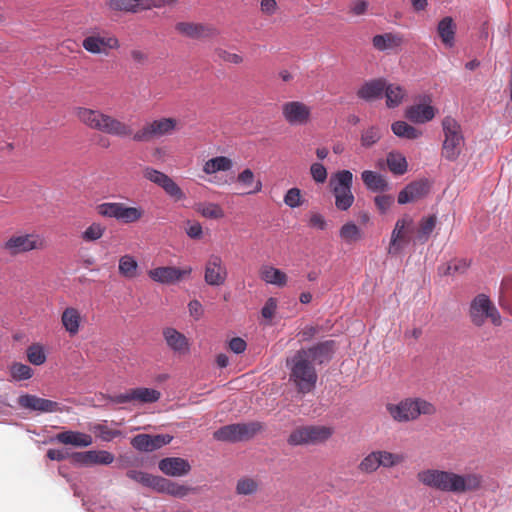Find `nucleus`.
<instances>
[{
	"instance_id": "1",
	"label": "nucleus",
	"mask_w": 512,
	"mask_h": 512,
	"mask_svg": "<svg viewBox=\"0 0 512 512\" xmlns=\"http://www.w3.org/2000/svg\"><path fill=\"white\" fill-rule=\"evenodd\" d=\"M75 114L78 120L90 129L121 139L129 138L135 142H149L155 138L171 135L178 126L177 119L164 117L146 122L140 129L134 131L129 123L101 110L78 107Z\"/></svg>"
},
{
	"instance_id": "2",
	"label": "nucleus",
	"mask_w": 512,
	"mask_h": 512,
	"mask_svg": "<svg viewBox=\"0 0 512 512\" xmlns=\"http://www.w3.org/2000/svg\"><path fill=\"white\" fill-rule=\"evenodd\" d=\"M417 480L431 489L454 494L477 491L483 482L482 476L478 473L458 474L450 470L436 468L419 471Z\"/></svg>"
},
{
	"instance_id": "3",
	"label": "nucleus",
	"mask_w": 512,
	"mask_h": 512,
	"mask_svg": "<svg viewBox=\"0 0 512 512\" xmlns=\"http://www.w3.org/2000/svg\"><path fill=\"white\" fill-rule=\"evenodd\" d=\"M287 366L290 367V381L294 383L298 392L305 394L315 388L317 372L304 349L298 350L291 359L287 360Z\"/></svg>"
},
{
	"instance_id": "4",
	"label": "nucleus",
	"mask_w": 512,
	"mask_h": 512,
	"mask_svg": "<svg viewBox=\"0 0 512 512\" xmlns=\"http://www.w3.org/2000/svg\"><path fill=\"white\" fill-rule=\"evenodd\" d=\"M386 410L398 423L412 422L421 415L431 416L436 413L434 404L423 398H405L398 403H388Z\"/></svg>"
},
{
	"instance_id": "5",
	"label": "nucleus",
	"mask_w": 512,
	"mask_h": 512,
	"mask_svg": "<svg viewBox=\"0 0 512 512\" xmlns=\"http://www.w3.org/2000/svg\"><path fill=\"white\" fill-rule=\"evenodd\" d=\"M82 47L92 55L108 57L120 48V41L113 32L94 28L82 40Z\"/></svg>"
},
{
	"instance_id": "6",
	"label": "nucleus",
	"mask_w": 512,
	"mask_h": 512,
	"mask_svg": "<svg viewBox=\"0 0 512 512\" xmlns=\"http://www.w3.org/2000/svg\"><path fill=\"white\" fill-rule=\"evenodd\" d=\"M97 213L105 218H113L123 224L140 221L145 211L140 206H127L123 202H104L96 206Z\"/></svg>"
},
{
	"instance_id": "7",
	"label": "nucleus",
	"mask_w": 512,
	"mask_h": 512,
	"mask_svg": "<svg viewBox=\"0 0 512 512\" xmlns=\"http://www.w3.org/2000/svg\"><path fill=\"white\" fill-rule=\"evenodd\" d=\"M442 128L444 133L442 156L449 161H455L464 144L461 127L454 118L446 116L442 121Z\"/></svg>"
},
{
	"instance_id": "8",
	"label": "nucleus",
	"mask_w": 512,
	"mask_h": 512,
	"mask_svg": "<svg viewBox=\"0 0 512 512\" xmlns=\"http://www.w3.org/2000/svg\"><path fill=\"white\" fill-rule=\"evenodd\" d=\"M352 183L353 174L349 170L338 171L330 180L335 206L340 211H347L354 203Z\"/></svg>"
},
{
	"instance_id": "9",
	"label": "nucleus",
	"mask_w": 512,
	"mask_h": 512,
	"mask_svg": "<svg viewBox=\"0 0 512 512\" xmlns=\"http://www.w3.org/2000/svg\"><path fill=\"white\" fill-rule=\"evenodd\" d=\"M469 317L473 325L482 327L486 320L489 319L494 326L502 324V317L485 294L477 295L470 303Z\"/></svg>"
},
{
	"instance_id": "10",
	"label": "nucleus",
	"mask_w": 512,
	"mask_h": 512,
	"mask_svg": "<svg viewBox=\"0 0 512 512\" xmlns=\"http://www.w3.org/2000/svg\"><path fill=\"white\" fill-rule=\"evenodd\" d=\"M415 223L413 218L405 214L399 218L391 233L388 253L391 255L399 254L410 243H414Z\"/></svg>"
},
{
	"instance_id": "11",
	"label": "nucleus",
	"mask_w": 512,
	"mask_h": 512,
	"mask_svg": "<svg viewBox=\"0 0 512 512\" xmlns=\"http://www.w3.org/2000/svg\"><path fill=\"white\" fill-rule=\"evenodd\" d=\"M333 433V428L328 426H301L291 432L288 443L293 446L320 444L327 441Z\"/></svg>"
},
{
	"instance_id": "12",
	"label": "nucleus",
	"mask_w": 512,
	"mask_h": 512,
	"mask_svg": "<svg viewBox=\"0 0 512 512\" xmlns=\"http://www.w3.org/2000/svg\"><path fill=\"white\" fill-rule=\"evenodd\" d=\"M263 429L260 422L236 423L223 426L213 433L218 441L238 442L249 440Z\"/></svg>"
},
{
	"instance_id": "13",
	"label": "nucleus",
	"mask_w": 512,
	"mask_h": 512,
	"mask_svg": "<svg viewBox=\"0 0 512 512\" xmlns=\"http://www.w3.org/2000/svg\"><path fill=\"white\" fill-rule=\"evenodd\" d=\"M46 242L42 236L36 233L14 234L3 244V249L11 256H16L32 250H42Z\"/></svg>"
},
{
	"instance_id": "14",
	"label": "nucleus",
	"mask_w": 512,
	"mask_h": 512,
	"mask_svg": "<svg viewBox=\"0 0 512 512\" xmlns=\"http://www.w3.org/2000/svg\"><path fill=\"white\" fill-rule=\"evenodd\" d=\"M284 120L291 126L307 125L312 118V109L302 101H287L281 106Z\"/></svg>"
},
{
	"instance_id": "15",
	"label": "nucleus",
	"mask_w": 512,
	"mask_h": 512,
	"mask_svg": "<svg viewBox=\"0 0 512 512\" xmlns=\"http://www.w3.org/2000/svg\"><path fill=\"white\" fill-rule=\"evenodd\" d=\"M142 174L146 180L161 187L167 195H169L176 201L185 198V193L183 192V190L167 174L148 166L143 168Z\"/></svg>"
},
{
	"instance_id": "16",
	"label": "nucleus",
	"mask_w": 512,
	"mask_h": 512,
	"mask_svg": "<svg viewBox=\"0 0 512 512\" xmlns=\"http://www.w3.org/2000/svg\"><path fill=\"white\" fill-rule=\"evenodd\" d=\"M228 277V270L221 256L211 254L204 268V280L210 286H222Z\"/></svg>"
},
{
	"instance_id": "17",
	"label": "nucleus",
	"mask_w": 512,
	"mask_h": 512,
	"mask_svg": "<svg viewBox=\"0 0 512 512\" xmlns=\"http://www.w3.org/2000/svg\"><path fill=\"white\" fill-rule=\"evenodd\" d=\"M191 272V267L163 266L149 270L148 276L157 283L169 285L181 281L184 277L189 276Z\"/></svg>"
},
{
	"instance_id": "18",
	"label": "nucleus",
	"mask_w": 512,
	"mask_h": 512,
	"mask_svg": "<svg viewBox=\"0 0 512 512\" xmlns=\"http://www.w3.org/2000/svg\"><path fill=\"white\" fill-rule=\"evenodd\" d=\"M70 458L73 464L81 466L109 465L114 461L113 454L105 450L74 452Z\"/></svg>"
},
{
	"instance_id": "19",
	"label": "nucleus",
	"mask_w": 512,
	"mask_h": 512,
	"mask_svg": "<svg viewBox=\"0 0 512 512\" xmlns=\"http://www.w3.org/2000/svg\"><path fill=\"white\" fill-rule=\"evenodd\" d=\"M173 437L166 435H149V434H138L131 440V445L143 452H152L157 450L172 441Z\"/></svg>"
},
{
	"instance_id": "20",
	"label": "nucleus",
	"mask_w": 512,
	"mask_h": 512,
	"mask_svg": "<svg viewBox=\"0 0 512 512\" xmlns=\"http://www.w3.org/2000/svg\"><path fill=\"white\" fill-rule=\"evenodd\" d=\"M430 190V183L427 179H419L409 183L399 192L398 203L407 204L425 197Z\"/></svg>"
},
{
	"instance_id": "21",
	"label": "nucleus",
	"mask_w": 512,
	"mask_h": 512,
	"mask_svg": "<svg viewBox=\"0 0 512 512\" xmlns=\"http://www.w3.org/2000/svg\"><path fill=\"white\" fill-rule=\"evenodd\" d=\"M158 467L163 474L171 477L185 476L191 470L190 463L180 457L163 458L159 461Z\"/></svg>"
},
{
	"instance_id": "22",
	"label": "nucleus",
	"mask_w": 512,
	"mask_h": 512,
	"mask_svg": "<svg viewBox=\"0 0 512 512\" xmlns=\"http://www.w3.org/2000/svg\"><path fill=\"white\" fill-rule=\"evenodd\" d=\"M404 44V36L400 32H386L372 38L374 49L380 52L395 51Z\"/></svg>"
},
{
	"instance_id": "23",
	"label": "nucleus",
	"mask_w": 512,
	"mask_h": 512,
	"mask_svg": "<svg viewBox=\"0 0 512 512\" xmlns=\"http://www.w3.org/2000/svg\"><path fill=\"white\" fill-rule=\"evenodd\" d=\"M18 404L22 408L40 412H56L59 410L57 402L30 394L21 395L18 398Z\"/></svg>"
},
{
	"instance_id": "24",
	"label": "nucleus",
	"mask_w": 512,
	"mask_h": 512,
	"mask_svg": "<svg viewBox=\"0 0 512 512\" xmlns=\"http://www.w3.org/2000/svg\"><path fill=\"white\" fill-rule=\"evenodd\" d=\"M386 88V80L383 78L365 82L357 91V96L365 101H373L382 97Z\"/></svg>"
},
{
	"instance_id": "25",
	"label": "nucleus",
	"mask_w": 512,
	"mask_h": 512,
	"mask_svg": "<svg viewBox=\"0 0 512 512\" xmlns=\"http://www.w3.org/2000/svg\"><path fill=\"white\" fill-rule=\"evenodd\" d=\"M82 323L80 311L75 307H66L61 314V324L64 330L71 336L79 333Z\"/></svg>"
},
{
	"instance_id": "26",
	"label": "nucleus",
	"mask_w": 512,
	"mask_h": 512,
	"mask_svg": "<svg viewBox=\"0 0 512 512\" xmlns=\"http://www.w3.org/2000/svg\"><path fill=\"white\" fill-rule=\"evenodd\" d=\"M56 440L65 445L88 447L93 443L91 435L78 431H63L56 435Z\"/></svg>"
},
{
	"instance_id": "27",
	"label": "nucleus",
	"mask_w": 512,
	"mask_h": 512,
	"mask_svg": "<svg viewBox=\"0 0 512 512\" xmlns=\"http://www.w3.org/2000/svg\"><path fill=\"white\" fill-rule=\"evenodd\" d=\"M157 481L158 482L156 484L155 491L159 493H165L173 497L184 498L191 491H193V488L191 487L178 484L161 476H159V479Z\"/></svg>"
},
{
	"instance_id": "28",
	"label": "nucleus",
	"mask_w": 512,
	"mask_h": 512,
	"mask_svg": "<svg viewBox=\"0 0 512 512\" xmlns=\"http://www.w3.org/2000/svg\"><path fill=\"white\" fill-rule=\"evenodd\" d=\"M163 337L174 352L186 353L189 350V342L186 336L174 328L168 327L163 330Z\"/></svg>"
},
{
	"instance_id": "29",
	"label": "nucleus",
	"mask_w": 512,
	"mask_h": 512,
	"mask_svg": "<svg viewBox=\"0 0 512 512\" xmlns=\"http://www.w3.org/2000/svg\"><path fill=\"white\" fill-rule=\"evenodd\" d=\"M175 29L180 34L194 39L209 37L214 32V29L208 26L191 22H179L176 24Z\"/></svg>"
},
{
	"instance_id": "30",
	"label": "nucleus",
	"mask_w": 512,
	"mask_h": 512,
	"mask_svg": "<svg viewBox=\"0 0 512 512\" xmlns=\"http://www.w3.org/2000/svg\"><path fill=\"white\" fill-rule=\"evenodd\" d=\"M435 116V109L431 105L416 104L409 106L405 111V117L414 123H426Z\"/></svg>"
},
{
	"instance_id": "31",
	"label": "nucleus",
	"mask_w": 512,
	"mask_h": 512,
	"mask_svg": "<svg viewBox=\"0 0 512 512\" xmlns=\"http://www.w3.org/2000/svg\"><path fill=\"white\" fill-rule=\"evenodd\" d=\"M456 29V24L450 16L442 18L437 25L438 36L448 48H452L455 45Z\"/></svg>"
},
{
	"instance_id": "32",
	"label": "nucleus",
	"mask_w": 512,
	"mask_h": 512,
	"mask_svg": "<svg viewBox=\"0 0 512 512\" xmlns=\"http://www.w3.org/2000/svg\"><path fill=\"white\" fill-rule=\"evenodd\" d=\"M259 276L264 282L278 287H284L287 284L286 273L271 265H263L260 268Z\"/></svg>"
},
{
	"instance_id": "33",
	"label": "nucleus",
	"mask_w": 512,
	"mask_h": 512,
	"mask_svg": "<svg viewBox=\"0 0 512 512\" xmlns=\"http://www.w3.org/2000/svg\"><path fill=\"white\" fill-rule=\"evenodd\" d=\"M384 93L386 97V106L388 108L398 107L407 95L406 90L401 85L387 82Z\"/></svg>"
},
{
	"instance_id": "34",
	"label": "nucleus",
	"mask_w": 512,
	"mask_h": 512,
	"mask_svg": "<svg viewBox=\"0 0 512 512\" xmlns=\"http://www.w3.org/2000/svg\"><path fill=\"white\" fill-rule=\"evenodd\" d=\"M437 223V217L435 215H430L428 217H424L420 220L418 229H415V238L414 244L420 243L424 244L428 241L431 233L435 229Z\"/></svg>"
},
{
	"instance_id": "35",
	"label": "nucleus",
	"mask_w": 512,
	"mask_h": 512,
	"mask_svg": "<svg viewBox=\"0 0 512 512\" xmlns=\"http://www.w3.org/2000/svg\"><path fill=\"white\" fill-rule=\"evenodd\" d=\"M119 274L126 279H135L139 276V265L134 256L125 254L119 258Z\"/></svg>"
},
{
	"instance_id": "36",
	"label": "nucleus",
	"mask_w": 512,
	"mask_h": 512,
	"mask_svg": "<svg viewBox=\"0 0 512 512\" xmlns=\"http://www.w3.org/2000/svg\"><path fill=\"white\" fill-rule=\"evenodd\" d=\"M361 178L367 189L373 192H382L388 189L386 179L377 172L365 170L362 172Z\"/></svg>"
},
{
	"instance_id": "37",
	"label": "nucleus",
	"mask_w": 512,
	"mask_h": 512,
	"mask_svg": "<svg viewBox=\"0 0 512 512\" xmlns=\"http://www.w3.org/2000/svg\"><path fill=\"white\" fill-rule=\"evenodd\" d=\"M304 351L307 352V357L311 359V362L316 361L321 364L324 360L330 358L333 352V341L319 343L313 347L304 349Z\"/></svg>"
},
{
	"instance_id": "38",
	"label": "nucleus",
	"mask_w": 512,
	"mask_h": 512,
	"mask_svg": "<svg viewBox=\"0 0 512 512\" xmlns=\"http://www.w3.org/2000/svg\"><path fill=\"white\" fill-rule=\"evenodd\" d=\"M131 396L133 404H145L157 402L161 397V393L152 388L139 387L131 389Z\"/></svg>"
},
{
	"instance_id": "39",
	"label": "nucleus",
	"mask_w": 512,
	"mask_h": 512,
	"mask_svg": "<svg viewBox=\"0 0 512 512\" xmlns=\"http://www.w3.org/2000/svg\"><path fill=\"white\" fill-rule=\"evenodd\" d=\"M498 303L504 311L512 316V276L503 278Z\"/></svg>"
},
{
	"instance_id": "40",
	"label": "nucleus",
	"mask_w": 512,
	"mask_h": 512,
	"mask_svg": "<svg viewBox=\"0 0 512 512\" xmlns=\"http://www.w3.org/2000/svg\"><path fill=\"white\" fill-rule=\"evenodd\" d=\"M233 162L226 156H217L207 160L203 165V172L211 175L220 171H228L232 168Z\"/></svg>"
},
{
	"instance_id": "41",
	"label": "nucleus",
	"mask_w": 512,
	"mask_h": 512,
	"mask_svg": "<svg viewBox=\"0 0 512 512\" xmlns=\"http://www.w3.org/2000/svg\"><path fill=\"white\" fill-rule=\"evenodd\" d=\"M392 132L400 137L409 140L417 139L422 132L405 121H396L391 125Z\"/></svg>"
},
{
	"instance_id": "42",
	"label": "nucleus",
	"mask_w": 512,
	"mask_h": 512,
	"mask_svg": "<svg viewBox=\"0 0 512 512\" xmlns=\"http://www.w3.org/2000/svg\"><path fill=\"white\" fill-rule=\"evenodd\" d=\"M387 165L389 170L395 175H403L407 171L406 158L399 152H390L387 155Z\"/></svg>"
},
{
	"instance_id": "43",
	"label": "nucleus",
	"mask_w": 512,
	"mask_h": 512,
	"mask_svg": "<svg viewBox=\"0 0 512 512\" xmlns=\"http://www.w3.org/2000/svg\"><path fill=\"white\" fill-rule=\"evenodd\" d=\"M379 466L392 468L404 462L405 457L399 453H392L386 450H376Z\"/></svg>"
},
{
	"instance_id": "44",
	"label": "nucleus",
	"mask_w": 512,
	"mask_h": 512,
	"mask_svg": "<svg viewBox=\"0 0 512 512\" xmlns=\"http://www.w3.org/2000/svg\"><path fill=\"white\" fill-rule=\"evenodd\" d=\"M259 482L252 477H242L237 481L236 494L241 496H251L258 492Z\"/></svg>"
},
{
	"instance_id": "45",
	"label": "nucleus",
	"mask_w": 512,
	"mask_h": 512,
	"mask_svg": "<svg viewBox=\"0 0 512 512\" xmlns=\"http://www.w3.org/2000/svg\"><path fill=\"white\" fill-rule=\"evenodd\" d=\"M339 235L345 243L351 244L362 238V231L354 222H347L340 228Z\"/></svg>"
},
{
	"instance_id": "46",
	"label": "nucleus",
	"mask_w": 512,
	"mask_h": 512,
	"mask_svg": "<svg viewBox=\"0 0 512 512\" xmlns=\"http://www.w3.org/2000/svg\"><path fill=\"white\" fill-rule=\"evenodd\" d=\"M237 181L244 186L253 187L248 194L258 193L262 190V182L260 180H255L254 173L249 168L244 169L238 174Z\"/></svg>"
},
{
	"instance_id": "47",
	"label": "nucleus",
	"mask_w": 512,
	"mask_h": 512,
	"mask_svg": "<svg viewBox=\"0 0 512 512\" xmlns=\"http://www.w3.org/2000/svg\"><path fill=\"white\" fill-rule=\"evenodd\" d=\"M126 476L143 486L156 489L157 480L159 479V476H155L146 472L138 471V470H129L126 473Z\"/></svg>"
},
{
	"instance_id": "48",
	"label": "nucleus",
	"mask_w": 512,
	"mask_h": 512,
	"mask_svg": "<svg viewBox=\"0 0 512 512\" xmlns=\"http://www.w3.org/2000/svg\"><path fill=\"white\" fill-rule=\"evenodd\" d=\"M195 209L205 218L221 219L224 217L223 209L216 203H199Z\"/></svg>"
},
{
	"instance_id": "49",
	"label": "nucleus",
	"mask_w": 512,
	"mask_h": 512,
	"mask_svg": "<svg viewBox=\"0 0 512 512\" xmlns=\"http://www.w3.org/2000/svg\"><path fill=\"white\" fill-rule=\"evenodd\" d=\"M106 231V227L99 222L91 223L81 234L84 242H95L101 239Z\"/></svg>"
},
{
	"instance_id": "50",
	"label": "nucleus",
	"mask_w": 512,
	"mask_h": 512,
	"mask_svg": "<svg viewBox=\"0 0 512 512\" xmlns=\"http://www.w3.org/2000/svg\"><path fill=\"white\" fill-rule=\"evenodd\" d=\"M141 0H107V5L113 11L137 12Z\"/></svg>"
},
{
	"instance_id": "51",
	"label": "nucleus",
	"mask_w": 512,
	"mask_h": 512,
	"mask_svg": "<svg viewBox=\"0 0 512 512\" xmlns=\"http://www.w3.org/2000/svg\"><path fill=\"white\" fill-rule=\"evenodd\" d=\"M380 468L376 451H372L366 455L358 464V470L361 473L371 474Z\"/></svg>"
},
{
	"instance_id": "52",
	"label": "nucleus",
	"mask_w": 512,
	"mask_h": 512,
	"mask_svg": "<svg viewBox=\"0 0 512 512\" xmlns=\"http://www.w3.org/2000/svg\"><path fill=\"white\" fill-rule=\"evenodd\" d=\"M11 377L16 381L28 380L33 376V370L30 366L15 362L10 366Z\"/></svg>"
},
{
	"instance_id": "53",
	"label": "nucleus",
	"mask_w": 512,
	"mask_h": 512,
	"mask_svg": "<svg viewBox=\"0 0 512 512\" xmlns=\"http://www.w3.org/2000/svg\"><path fill=\"white\" fill-rule=\"evenodd\" d=\"M381 139L380 129L376 126H371L361 133V145L365 148H369L376 144Z\"/></svg>"
},
{
	"instance_id": "54",
	"label": "nucleus",
	"mask_w": 512,
	"mask_h": 512,
	"mask_svg": "<svg viewBox=\"0 0 512 512\" xmlns=\"http://www.w3.org/2000/svg\"><path fill=\"white\" fill-rule=\"evenodd\" d=\"M28 361L36 366L42 365L46 361V355L40 344H32L27 348Z\"/></svg>"
},
{
	"instance_id": "55",
	"label": "nucleus",
	"mask_w": 512,
	"mask_h": 512,
	"mask_svg": "<svg viewBox=\"0 0 512 512\" xmlns=\"http://www.w3.org/2000/svg\"><path fill=\"white\" fill-rule=\"evenodd\" d=\"M284 203L290 208H297L303 204L301 190L299 188L289 189L284 196Z\"/></svg>"
},
{
	"instance_id": "56",
	"label": "nucleus",
	"mask_w": 512,
	"mask_h": 512,
	"mask_svg": "<svg viewBox=\"0 0 512 512\" xmlns=\"http://www.w3.org/2000/svg\"><path fill=\"white\" fill-rule=\"evenodd\" d=\"M215 55L222 61L232 64H241L243 57L240 54L229 52L222 48L215 49Z\"/></svg>"
},
{
	"instance_id": "57",
	"label": "nucleus",
	"mask_w": 512,
	"mask_h": 512,
	"mask_svg": "<svg viewBox=\"0 0 512 512\" xmlns=\"http://www.w3.org/2000/svg\"><path fill=\"white\" fill-rule=\"evenodd\" d=\"M310 174L316 183H324L328 175L325 166L318 162L310 166Z\"/></svg>"
},
{
	"instance_id": "58",
	"label": "nucleus",
	"mask_w": 512,
	"mask_h": 512,
	"mask_svg": "<svg viewBox=\"0 0 512 512\" xmlns=\"http://www.w3.org/2000/svg\"><path fill=\"white\" fill-rule=\"evenodd\" d=\"M468 267L469 262L466 259H454L448 264L446 274L464 273Z\"/></svg>"
},
{
	"instance_id": "59",
	"label": "nucleus",
	"mask_w": 512,
	"mask_h": 512,
	"mask_svg": "<svg viewBox=\"0 0 512 512\" xmlns=\"http://www.w3.org/2000/svg\"><path fill=\"white\" fill-rule=\"evenodd\" d=\"M101 397L114 404L132 403L131 389L126 390L124 393L115 395L101 394Z\"/></svg>"
},
{
	"instance_id": "60",
	"label": "nucleus",
	"mask_w": 512,
	"mask_h": 512,
	"mask_svg": "<svg viewBox=\"0 0 512 512\" xmlns=\"http://www.w3.org/2000/svg\"><path fill=\"white\" fill-rule=\"evenodd\" d=\"M95 431L98 432L99 436L104 441H110L115 437H118L121 435V432L119 430H113L110 429L108 426L103 424H98L95 426Z\"/></svg>"
},
{
	"instance_id": "61",
	"label": "nucleus",
	"mask_w": 512,
	"mask_h": 512,
	"mask_svg": "<svg viewBox=\"0 0 512 512\" xmlns=\"http://www.w3.org/2000/svg\"><path fill=\"white\" fill-rule=\"evenodd\" d=\"M375 205L378 210L384 214L388 211L394 202V198L391 195H378L374 199Z\"/></svg>"
},
{
	"instance_id": "62",
	"label": "nucleus",
	"mask_w": 512,
	"mask_h": 512,
	"mask_svg": "<svg viewBox=\"0 0 512 512\" xmlns=\"http://www.w3.org/2000/svg\"><path fill=\"white\" fill-rule=\"evenodd\" d=\"M369 3L366 0H356L351 3L349 12L354 16H361L366 14Z\"/></svg>"
},
{
	"instance_id": "63",
	"label": "nucleus",
	"mask_w": 512,
	"mask_h": 512,
	"mask_svg": "<svg viewBox=\"0 0 512 512\" xmlns=\"http://www.w3.org/2000/svg\"><path fill=\"white\" fill-rule=\"evenodd\" d=\"M186 233L191 239H200L203 235V229L199 222H188Z\"/></svg>"
},
{
	"instance_id": "64",
	"label": "nucleus",
	"mask_w": 512,
	"mask_h": 512,
	"mask_svg": "<svg viewBox=\"0 0 512 512\" xmlns=\"http://www.w3.org/2000/svg\"><path fill=\"white\" fill-rule=\"evenodd\" d=\"M277 309L275 298H269L261 310V314L266 319H272Z\"/></svg>"
}]
</instances>
